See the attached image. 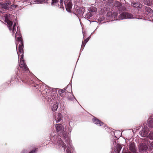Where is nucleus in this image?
Returning a JSON list of instances; mask_svg holds the SVG:
<instances>
[{
    "label": "nucleus",
    "mask_w": 153,
    "mask_h": 153,
    "mask_svg": "<svg viewBox=\"0 0 153 153\" xmlns=\"http://www.w3.org/2000/svg\"><path fill=\"white\" fill-rule=\"evenodd\" d=\"M85 11V8L83 7H78L76 9V12L80 15L82 14Z\"/></svg>",
    "instance_id": "obj_9"
},
{
    "label": "nucleus",
    "mask_w": 153,
    "mask_h": 153,
    "mask_svg": "<svg viewBox=\"0 0 153 153\" xmlns=\"http://www.w3.org/2000/svg\"><path fill=\"white\" fill-rule=\"evenodd\" d=\"M10 16V15L9 14H6L4 16L5 17V22L7 23L9 30L10 31H12L13 33V34L16 31V28H17V27L19 28V27L18 26L17 24L15 22L13 24V22L9 20L8 17Z\"/></svg>",
    "instance_id": "obj_3"
},
{
    "label": "nucleus",
    "mask_w": 153,
    "mask_h": 153,
    "mask_svg": "<svg viewBox=\"0 0 153 153\" xmlns=\"http://www.w3.org/2000/svg\"><path fill=\"white\" fill-rule=\"evenodd\" d=\"M86 44V43H85V42H82V46H81V48H82V47H84L85 46Z\"/></svg>",
    "instance_id": "obj_25"
},
{
    "label": "nucleus",
    "mask_w": 153,
    "mask_h": 153,
    "mask_svg": "<svg viewBox=\"0 0 153 153\" xmlns=\"http://www.w3.org/2000/svg\"><path fill=\"white\" fill-rule=\"evenodd\" d=\"M131 5L134 7L137 8H140L142 7V5L139 2L135 3H132Z\"/></svg>",
    "instance_id": "obj_15"
},
{
    "label": "nucleus",
    "mask_w": 153,
    "mask_h": 153,
    "mask_svg": "<svg viewBox=\"0 0 153 153\" xmlns=\"http://www.w3.org/2000/svg\"><path fill=\"white\" fill-rule=\"evenodd\" d=\"M119 18L120 19H131L133 18V16L130 13L124 12L122 13L119 16Z\"/></svg>",
    "instance_id": "obj_5"
},
{
    "label": "nucleus",
    "mask_w": 153,
    "mask_h": 153,
    "mask_svg": "<svg viewBox=\"0 0 153 153\" xmlns=\"http://www.w3.org/2000/svg\"><path fill=\"white\" fill-rule=\"evenodd\" d=\"M16 39L17 38L18 43H20L18 48L19 52H17L18 55L19 59V56H21L19 66L20 68V70L24 72L28 71L29 69L27 65L24 63V61L23 60V43L21 38V35L20 33L19 28L17 27V30L15 35Z\"/></svg>",
    "instance_id": "obj_2"
},
{
    "label": "nucleus",
    "mask_w": 153,
    "mask_h": 153,
    "mask_svg": "<svg viewBox=\"0 0 153 153\" xmlns=\"http://www.w3.org/2000/svg\"><path fill=\"white\" fill-rule=\"evenodd\" d=\"M148 148V144L146 143H141L139 145V150L140 152L146 151Z\"/></svg>",
    "instance_id": "obj_8"
},
{
    "label": "nucleus",
    "mask_w": 153,
    "mask_h": 153,
    "mask_svg": "<svg viewBox=\"0 0 153 153\" xmlns=\"http://www.w3.org/2000/svg\"><path fill=\"white\" fill-rule=\"evenodd\" d=\"M117 15L118 13L117 12H108L107 13V16H111V17L112 18H114V20H117Z\"/></svg>",
    "instance_id": "obj_10"
},
{
    "label": "nucleus",
    "mask_w": 153,
    "mask_h": 153,
    "mask_svg": "<svg viewBox=\"0 0 153 153\" xmlns=\"http://www.w3.org/2000/svg\"><path fill=\"white\" fill-rule=\"evenodd\" d=\"M149 129L146 126H144L142 128V130L139 132V134L140 136L143 137H145L147 136L149 132Z\"/></svg>",
    "instance_id": "obj_6"
},
{
    "label": "nucleus",
    "mask_w": 153,
    "mask_h": 153,
    "mask_svg": "<svg viewBox=\"0 0 153 153\" xmlns=\"http://www.w3.org/2000/svg\"><path fill=\"white\" fill-rule=\"evenodd\" d=\"M5 3L7 5H9L10 4V2L9 1H7Z\"/></svg>",
    "instance_id": "obj_23"
},
{
    "label": "nucleus",
    "mask_w": 153,
    "mask_h": 153,
    "mask_svg": "<svg viewBox=\"0 0 153 153\" xmlns=\"http://www.w3.org/2000/svg\"><path fill=\"white\" fill-rule=\"evenodd\" d=\"M68 94H70V93H68Z\"/></svg>",
    "instance_id": "obj_35"
},
{
    "label": "nucleus",
    "mask_w": 153,
    "mask_h": 153,
    "mask_svg": "<svg viewBox=\"0 0 153 153\" xmlns=\"http://www.w3.org/2000/svg\"><path fill=\"white\" fill-rule=\"evenodd\" d=\"M93 13H89L86 14L85 16V17L87 18L88 19H89L91 17L93 16Z\"/></svg>",
    "instance_id": "obj_21"
},
{
    "label": "nucleus",
    "mask_w": 153,
    "mask_h": 153,
    "mask_svg": "<svg viewBox=\"0 0 153 153\" xmlns=\"http://www.w3.org/2000/svg\"><path fill=\"white\" fill-rule=\"evenodd\" d=\"M147 138L151 140H153V132H150L149 135L147 136Z\"/></svg>",
    "instance_id": "obj_19"
},
{
    "label": "nucleus",
    "mask_w": 153,
    "mask_h": 153,
    "mask_svg": "<svg viewBox=\"0 0 153 153\" xmlns=\"http://www.w3.org/2000/svg\"><path fill=\"white\" fill-rule=\"evenodd\" d=\"M58 104L57 103H55L53 105L52 108V110L53 111H56L58 107Z\"/></svg>",
    "instance_id": "obj_17"
},
{
    "label": "nucleus",
    "mask_w": 153,
    "mask_h": 153,
    "mask_svg": "<svg viewBox=\"0 0 153 153\" xmlns=\"http://www.w3.org/2000/svg\"><path fill=\"white\" fill-rule=\"evenodd\" d=\"M97 9L95 7L92 6L89 9V11L91 12H95L97 11Z\"/></svg>",
    "instance_id": "obj_18"
},
{
    "label": "nucleus",
    "mask_w": 153,
    "mask_h": 153,
    "mask_svg": "<svg viewBox=\"0 0 153 153\" xmlns=\"http://www.w3.org/2000/svg\"><path fill=\"white\" fill-rule=\"evenodd\" d=\"M20 2V1H16V2L15 1V2H14V4H16V3H17V4H18V3H17V2Z\"/></svg>",
    "instance_id": "obj_31"
},
{
    "label": "nucleus",
    "mask_w": 153,
    "mask_h": 153,
    "mask_svg": "<svg viewBox=\"0 0 153 153\" xmlns=\"http://www.w3.org/2000/svg\"><path fill=\"white\" fill-rule=\"evenodd\" d=\"M33 1L39 4L42 3H45V0H33Z\"/></svg>",
    "instance_id": "obj_20"
},
{
    "label": "nucleus",
    "mask_w": 153,
    "mask_h": 153,
    "mask_svg": "<svg viewBox=\"0 0 153 153\" xmlns=\"http://www.w3.org/2000/svg\"><path fill=\"white\" fill-rule=\"evenodd\" d=\"M68 99H69V100H72V98H69V97H68Z\"/></svg>",
    "instance_id": "obj_32"
},
{
    "label": "nucleus",
    "mask_w": 153,
    "mask_h": 153,
    "mask_svg": "<svg viewBox=\"0 0 153 153\" xmlns=\"http://www.w3.org/2000/svg\"><path fill=\"white\" fill-rule=\"evenodd\" d=\"M73 96V98L75 99L74 97V96Z\"/></svg>",
    "instance_id": "obj_34"
},
{
    "label": "nucleus",
    "mask_w": 153,
    "mask_h": 153,
    "mask_svg": "<svg viewBox=\"0 0 153 153\" xmlns=\"http://www.w3.org/2000/svg\"><path fill=\"white\" fill-rule=\"evenodd\" d=\"M65 7L67 10L68 12H71V10L72 7V4L71 0H68L64 1Z\"/></svg>",
    "instance_id": "obj_7"
},
{
    "label": "nucleus",
    "mask_w": 153,
    "mask_h": 153,
    "mask_svg": "<svg viewBox=\"0 0 153 153\" xmlns=\"http://www.w3.org/2000/svg\"><path fill=\"white\" fill-rule=\"evenodd\" d=\"M65 89H62L60 91V92H61L62 93H63L65 92Z\"/></svg>",
    "instance_id": "obj_26"
},
{
    "label": "nucleus",
    "mask_w": 153,
    "mask_h": 153,
    "mask_svg": "<svg viewBox=\"0 0 153 153\" xmlns=\"http://www.w3.org/2000/svg\"><path fill=\"white\" fill-rule=\"evenodd\" d=\"M56 131L59 132L58 136H55L54 133L51 134V140L55 144H58L66 151L67 153H72L71 148L74 150V147L72 145L71 141L67 134L66 130H64V126L59 124H56Z\"/></svg>",
    "instance_id": "obj_1"
},
{
    "label": "nucleus",
    "mask_w": 153,
    "mask_h": 153,
    "mask_svg": "<svg viewBox=\"0 0 153 153\" xmlns=\"http://www.w3.org/2000/svg\"><path fill=\"white\" fill-rule=\"evenodd\" d=\"M114 6L117 8L118 10L119 11L124 10L126 8L125 7V4H122L119 2L114 1L113 2Z\"/></svg>",
    "instance_id": "obj_4"
},
{
    "label": "nucleus",
    "mask_w": 153,
    "mask_h": 153,
    "mask_svg": "<svg viewBox=\"0 0 153 153\" xmlns=\"http://www.w3.org/2000/svg\"><path fill=\"white\" fill-rule=\"evenodd\" d=\"M18 5L16 4H12L11 5V7H12L15 8L17 7Z\"/></svg>",
    "instance_id": "obj_24"
},
{
    "label": "nucleus",
    "mask_w": 153,
    "mask_h": 153,
    "mask_svg": "<svg viewBox=\"0 0 153 153\" xmlns=\"http://www.w3.org/2000/svg\"><path fill=\"white\" fill-rule=\"evenodd\" d=\"M16 45H17L18 44H17V43L16 42Z\"/></svg>",
    "instance_id": "obj_33"
},
{
    "label": "nucleus",
    "mask_w": 153,
    "mask_h": 153,
    "mask_svg": "<svg viewBox=\"0 0 153 153\" xmlns=\"http://www.w3.org/2000/svg\"><path fill=\"white\" fill-rule=\"evenodd\" d=\"M146 10L147 11L148 13H152L153 12V11L152 9H151L149 7H146Z\"/></svg>",
    "instance_id": "obj_22"
},
{
    "label": "nucleus",
    "mask_w": 153,
    "mask_h": 153,
    "mask_svg": "<svg viewBox=\"0 0 153 153\" xmlns=\"http://www.w3.org/2000/svg\"><path fill=\"white\" fill-rule=\"evenodd\" d=\"M62 115L60 113H57L55 117V120L56 123H58L62 120Z\"/></svg>",
    "instance_id": "obj_11"
},
{
    "label": "nucleus",
    "mask_w": 153,
    "mask_h": 153,
    "mask_svg": "<svg viewBox=\"0 0 153 153\" xmlns=\"http://www.w3.org/2000/svg\"><path fill=\"white\" fill-rule=\"evenodd\" d=\"M144 4L148 6H153V0H144Z\"/></svg>",
    "instance_id": "obj_14"
},
{
    "label": "nucleus",
    "mask_w": 153,
    "mask_h": 153,
    "mask_svg": "<svg viewBox=\"0 0 153 153\" xmlns=\"http://www.w3.org/2000/svg\"><path fill=\"white\" fill-rule=\"evenodd\" d=\"M103 1H105V0H103Z\"/></svg>",
    "instance_id": "obj_38"
},
{
    "label": "nucleus",
    "mask_w": 153,
    "mask_h": 153,
    "mask_svg": "<svg viewBox=\"0 0 153 153\" xmlns=\"http://www.w3.org/2000/svg\"><path fill=\"white\" fill-rule=\"evenodd\" d=\"M52 0V4H56L57 2L59 1V0ZM60 7L61 8H63V5H62V4H63V0H60Z\"/></svg>",
    "instance_id": "obj_16"
},
{
    "label": "nucleus",
    "mask_w": 153,
    "mask_h": 153,
    "mask_svg": "<svg viewBox=\"0 0 153 153\" xmlns=\"http://www.w3.org/2000/svg\"><path fill=\"white\" fill-rule=\"evenodd\" d=\"M94 123L98 126H101L103 124V123L98 119L94 118L93 119Z\"/></svg>",
    "instance_id": "obj_13"
},
{
    "label": "nucleus",
    "mask_w": 153,
    "mask_h": 153,
    "mask_svg": "<svg viewBox=\"0 0 153 153\" xmlns=\"http://www.w3.org/2000/svg\"><path fill=\"white\" fill-rule=\"evenodd\" d=\"M110 5H111V4H110Z\"/></svg>",
    "instance_id": "obj_36"
},
{
    "label": "nucleus",
    "mask_w": 153,
    "mask_h": 153,
    "mask_svg": "<svg viewBox=\"0 0 153 153\" xmlns=\"http://www.w3.org/2000/svg\"><path fill=\"white\" fill-rule=\"evenodd\" d=\"M148 126L150 128H153V118L150 117L148 120Z\"/></svg>",
    "instance_id": "obj_12"
},
{
    "label": "nucleus",
    "mask_w": 153,
    "mask_h": 153,
    "mask_svg": "<svg viewBox=\"0 0 153 153\" xmlns=\"http://www.w3.org/2000/svg\"><path fill=\"white\" fill-rule=\"evenodd\" d=\"M147 144H148V142H147Z\"/></svg>",
    "instance_id": "obj_37"
},
{
    "label": "nucleus",
    "mask_w": 153,
    "mask_h": 153,
    "mask_svg": "<svg viewBox=\"0 0 153 153\" xmlns=\"http://www.w3.org/2000/svg\"><path fill=\"white\" fill-rule=\"evenodd\" d=\"M60 92V93H59L60 96L61 97H63V93H62L60 92Z\"/></svg>",
    "instance_id": "obj_29"
},
{
    "label": "nucleus",
    "mask_w": 153,
    "mask_h": 153,
    "mask_svg": "<svg viewBox=\"0 0 153 153\" xmlns=\"http://www.w3.org/2000/svg\"><path fill=\"white\" fill-rule=\"evenodd\" d=\"M89 38H88L87 39H85L84 40V42H85V43H86L89 40Z\"/></svg>",
    "instance_id": "obj_28"
},
{
    "label": "nucleus",
    "mask_w": 153,
    "mask_h": 153,
    "mask_svg": "<svg viewBox=\"0 0 153 153\" xmlns=\"http://www.w3.org/2000/svg\"><path fill=\"white\" fill-rule=\"evenodd\" d=\"M150 145L151 147H153V141L152 142V143H150Z\"/></svg>",
    "instance_id": "obj_30"
},
{
    "label": "nucleus",
    "mask_w": 153,
    "mask_h": 153,
    "mask_svg": "<svg viewBox=\"0 0 153 153\" xmlns=\"http://www.w3.org/2000/svg\"><path fill=\"white\" fill-rule=\"evenodd\" d=\"M36 151V149H35L34 150H33L29 153H35Z\"/></svg>",
    "instance_id": "obj_27"
}]
</instances>
